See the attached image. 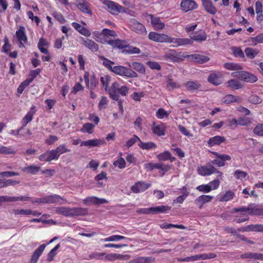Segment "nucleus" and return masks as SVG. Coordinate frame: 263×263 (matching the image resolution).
<instances>
[{"label":"nucleus","instance_id":"47","mask_svg":"<svg viewBox=\"0 0 263 263\" xmlns=\"http://www.w3.org/2000/svg\"><path fill=\"white\" fill-rule=\"evenodd\" d=\"M95 125L90 123H87L83 124L80 129L82 133H86L89 134L93 133L94 131Z\"/></svg>","mask_w":263,"mask_h":263},{"label":"nucleus","instance_id":"46","mask_svg":"<svg viewBox=\"0 0 263 263\" xmlns=\"http://www.w3.org/2000/svg\"><path fill=\"white\" fill-rule=\"evenodd\" d=\"M183 192L182 195L178 196L175 200H174V203H182L184 200L187 198L189 195V192L186 190L185 187L182 189Z\"/></svg>","mask_w":263,"mask_h":263},{"label":"nucleus","instance_id":"22","mask_svg":"<svg viewBox=\"0 0 263 263\" xmlns=\"http://www.w3.org/2000/svg\"><path fill=\"white\" fill-rule=\"evenodd\" d=\"M71 25L81 34L86 37H89L90 36L91 32L87 28L76 22L72 23Z\"/></svg>","mask_w":263,"mask_h":263},{"label":"nucleus","instance_id":"31","mask_svg":"<svg viewBox=\"0 0 263 263\" xmlns=\"http://www.w3.org/2000/svg\"><path fill=\"white\" fill-rule=\"evenodd\" d=\"M77 6L83 12L85 13H90L91 11L88 4L84 0H76Z\"/></svg>","mask_w":263,"mask_h":263},{"label":"nucleus","instance_id":"51","mask_svg":"<svg viewBox=\"0 0 263 263\" xmlns=\"http://www.w3.org/2000/svg\"><path fill=\"white\" fill-rule=\"evenodd\" d=\"M171 111H167L163 108H159L157 110L156 112V116L159 119H163L165 118H168Z\"/></svg>","mask_w":263,"mask_h":263},{"label":"nucleus","instance_id":"25","mask_svg":"<svg viewBox=\"0 0 263 263\" xmlns=\"http://www.w3.org/2000/svg\"><path fill=\"white\" fill-rule=\"evenodd\" d=\"M16 36L18 41H23L24 43H27L28 39L26 34L25 28L24 26H20L17 30H16Z\"/></svg>","mask_w":263,"mask_h":263},{"label":"nucleus","instance_id":"2","mask_svg":"<svg viewBox=\"0 0 263 263\" xmlns=\"http://www.w3.org/2000/svg\"><path fill=\"white\" fill-rule=\"evenodd\" d=\"M234 212L239 213L240 215L237 216L236 220L237 222H245L249 219L248 215H262L263 209L259 208L257 205L250 204L247 207L243 206L240 208H236Z\"/></svg>","mask_w":263,"mask_h":263},{"label":"nucleus","instance_id":"4","mask_svg":"<svg viewBox=\"0 0 263 263\" xmlns=\"http://www.w3.org/2000/svg\"><path fill=\"white\" fill-rule=\"evenodd\" d=\"M103 4L105 6L108 12L112 14L118 15L119 13L126 12L125 8L113 1L104 0Z\"/></svg>","mask_w":263,"mask_h":263},{"label":"nucleus","instance_id":"43","mask_svg":"<svg viewBox=\"0 0 263 263\" xmlns=\"http://www.w3.org/2000/svg\"><path fill=\"white\" fill-rule=\"evenodd\" d=\"M224 67L229 70L236 71L242 69V66L237 63L228 62L223 65Z\"/></svg>","mask_w":263,"mask_h":263},{"label":"nucleus","instance_id":"55","mask_svg":"<svg viewBox=\"0 0 263 263\" xmlns=\"http://www.w3.org/2000/svg\"><path fill=\"white\" fill-rule=\"evenodd\" d=\"M104 252H93L88 255V259L104 260Z\"/></svg>","mask_w":263,"mask_h":263},{"label":"nucleus","instance_id":"19","mask_svg":"<svg viewBox=\"0 0 263 263\" xmlns=\"http://www.w3.org/2000/svg\"><path fill=\"white\" fill-rule=\"evenodd\" d=\"M149 16L151 20V24L155 30L157 31L161 30L164 28V24L160 20L159 17H154L151 14L149 15Z\"/></svg>","mask_w":263,"mask_h":263},{"label":"nucleus","instance_id":"39","mask_svg":"<svg viewBox=\"0 0 263 263\" xmlns=\"http://www.w3.org/2000/svg\"><path fill=\"white\" fill-rule=\"evenodd\" d=\"M40 168L41 167L40 166L32 164L24 167L22 169V171L27 173L34 175L36 174L40 170Z\"/></svg>","mask_w":263,"mask_h":263},{"label":"nucleus","instance_id":"45","mask_svg":"<svg viewBox=\"0 0 263 263\" xmlns=\"http://www.w3.org/2000/svg\"><path fill=\"white\" fill-rule=\"evenodd\" d=\"M184 85L186 89L191 91L197 90L201 86L200 84L197 81H189Z\"/></svg>","mask_w":263,"mask_h":263},{"label":"nucleus","instance_id":"62","mask_svg":"<svg viewBox=\"0 0 263 263\" xmlns=\"http://www.w3.org/2000/svg\"><path fill=\"white\" fill-rule=\"evenodd\" d=\"M110 80V78L108 76L105 75L103 77H101L100 78V81L103 85L104 87L105 90L106 91H108V85Z\"/></svg>","mask_w":263,"mask_h":263},{"label":"nucleus","instance_id":"63","mask_svg":"<svg viewBox=\"0 0 263 263\" xmlns=\"http://www.w3.org/2000/svg\"><path fill=\"white\" fill-rule=\"evenodd\" d=\"M55 149L59 157L63 154L70 152V149L67 148L65 144L60 145Z\"/></svg>","mask_w":263,"mask_h":263},{"label":"nucleus","instance_id":"57","mask_svg":"<svg viewBox=\"0 0 263 263\" xmlns=\"http://www.w3.org/2000/svg\"><path fill=\"white\" fill-rule=\"evenodd\" d=\"M248 174L240 170H237L234 173V177L238 180H243L247 177Z\"/></svg>","mask_w":263,"mask_h":263},{"label":"nucleus","instance_id":"58","mask_svg":"<svg viewBox=\"0 0 263 263\" xmlns=\"http://www.w3.org/2000/svg\"><path fill=\"white\" fill-rule=\"evenodd\" d=\"M157 158L160 161H167L171 158V154L168 151H165L158 155Z\"/></svg>","mask_w":263,"mask_h":263},{"label":"nucleus","instance_id":"5","mask_svg":"<svg viewBox=\"0 0 263 263\" xmlns=\"http://www.w3.org/2000/svg\"><path fill=\"white\" fill-rule=\"evenodd\" d=\"M231 76L248 83H254L257 80V78L254 74L244 71L232 72Z\"/></svg>","mask_w":263,"mask_h":263},{"label":"nucleus","instance_id":"48","mask_svg":"<svg viewBox=\"0 0 263 263\" xmlns=\"http://www.w3.org/2000/svg\"><path fill=\"white\" fill-rule=\"evenodd\" d=\"M16 151L13 147L9 146H1L0 154L7 155L10 154H15Z\"/></svg>","mask_w":263,"mask_h":263},{"label":"nucleus","instance_id":"16","mask_svg":"<svg viewBox=\"0 0 263 263\" xmlns=\"http://www.w3.org/2000/svg\"><path fill=\"white\" fill-rule=\"evenodd\" d=\"M152 129L154 134L159 136L165 135V125L163 123H156V122H154Z\"/></svg>","mask_w":263,"mask_h":263},{"label":"nucleus","instance_id":"32","mask_svg":"<svg viewBox=\"0 0 263 263\" xmlns=\"http://www.w3.org/2000/svg\"><path fill=\"white\" fill-rule=\"evenodd\" d=\"M112 88L117 90V92L123 96H126L129 91V88L126 86H120L117 82H114L112 84Z\"/></svg>","mask_w":263,"mask_h":263},{"label":"nucleus","instance_id":"27","mask_svg":"<svg viewBox=\"0 0 263 263\" xmlns=\"http://www.w3.org/2000/svg\"><path fill=\"white\" fill-rule=\"evenodd\" d=\"M46 247V245H41L37 249L34 251L31 258V263H36L37 262L39 258L42 255Z\"/></svg>","mask_w":263,"mask_h":263},{"label":"nucleus","instance_id":"49","mask_svg":"<svg viewBox=\"0 0 263 263\" xmlns=\"http://www.w3.org/2000/svg\"><path fill=\"white\" fill-rule=\"evenodd\" d=\"M171 165L164 163H157L156 168L160 170V173L163 176L165 173L171 169Z\"/></svg>","mask_w":263,"mask_h":263},{"label":"nucleus","instance_id":"33","mask_svg":"<svg viewBox=\"0 0 263 263\" xmlns=\"http://www.w3.org/2000/svg\"><path fill=\"white\" fill-rule=\"evenodd\" d=\"M240 102L241 98L239 97L232 95H227L222 99V102L227 104H230L233 102L240 103Z\"/></svg>","mask_w":263,"mask_h":263},{"label":"nucleus","instance_id":"12","mask_svg":"<svg viewBox=\"0 0 263 263\" xmlns=\"http://www.w3.org/2000/svg\"><path fill=\"white\" fill-rule=\"evenodd\" d=\"M180 6L181 9L186 12L197 9L198 5L196 2L193 0H182Z\"/></svg>","mask_w":263,"mask_h":263},{"label":"nucleus","instance_id":"11","mask_svg":"<svg viewBox=\"0 0 263 263\" xmlns=\"http://www.w3.org/2000/svg\"><path fill=\"white\" fill-rule=\"evenodd\" d=\"M131 29L139 34H146V30L145 27L140 23L133 20L129 24Z\"/></svg>","mask_w":263,"mask_h":263},{"label":"nucleus","instance_id":"44","mask_svg":"<svg viewBox=\"0 0 263 263\" xmlns=\"http://www.w3.org/2000/svg\"><path fill=\"white\" fill-rule=\"evenodd\" d=\"M171 210V207L167 205H161L152 207V214L160 213H166Z\"/></svg>","mask_w":263,"mask_h":263},{"label":"nucleus","instance_id":"14","mask_svg":"<svg viewBox=\"0 0 263 263\" xmlns=\"http://www.w3.org/2000/svg\"><path fill=\"white\" fill-rule=\"evenodd\" d=\"M164 58L166 60L175 62H178L183 60V58L180 57V55L174 50H170L168 52L165 53Z\"/></svg>","mask_w":263,"mask_h":263},{"label":"nucleus","instance_id":"64","mask_svg":"<svg viewBox=\"0 0 263 263\" xmlns=\"http://www.w3.org/2000/svg\"><path fill=\"white\" fill-rule=\"evenodd\" d=\"M196 190L204 193H208L211 191V188L208 184L200 185L196 187Z\"/></svg>","mask_w":263,"mask_h":263},{"label":"nucleus","instance_id":"20","mask_svg":"<svg viewBox=\"0 0 263 263\" xmlns=\"http://www.w3.org/2000/svg\"><path fill=\"white\" fill-rule=\"evenodd\" d=\"M107 43L112 47L118 49H123L127 46V42L125 40L119 39L109 40L107 41Z\"/></svg>","mask_w":263,"mask_h":263},{"label":"nucleus","instance_id":"36","mask_svg":"<svg viewBox=\"0 0 263 263\" xmlns=\"http://www.w3.org/2000/svg\"><path fill=\"white\" fill-rule=\"evenodd\" d=\"M208 81L215 85H219L222 83V81L220 78V74H216V73H212L208 78Z\"/></svg>","mask_w":263,"mask_h":263},{"label":"nucleus","instance_id":"52","mask_svg":"<svg viewBox=\"0 0 263 263\" xmlns=\"http://www.w3.org/2000/svg\"><path fill=\"white\" fill-rule=\"evenodd\" d=\"M249 232H263L262 224H250L247 226V230Z\"/></svg>","mask_w":263,"mask_h":263},{"label":"nucleus","instance_id":"8","mask_svg":"<svg viewBox=\"0 0 263 263\" xmlns=\"http://www.w3.org/2000/svg\"><path fill=\"white\" fill-rule=\"evenodd\" d=\"M213 154L218 159L212 160V163L219 167L223 166L225 165L226 161H229L231 159V157L228 155L220 154L217 152H214Z\"/></svg>","mask_w":263,"mask_h":263},{"label":"nucleus","instance_id":"23","mask_svg":"<svg viewBox=\"0 0 263 263\" xmlns=\"http://www.w3.org/2000/svg\"><path fill=\"white\" fill-rule=\"evenodd\" d=\"M191 39L197 42H202L206 40L207 35L204 30H200L190 35Z\"/></svg>","mask_w":263,"mask_h":263},{"label":"nucleus","instance_id":"53","mask_svg":"<svg viewBox=\"0 0 263 263\" xmlns=\"http://www.w3.org/2000/svg\"><path fill=\"white\" fill-rule=\"evenodd\" d=\"M246 56L249 58L252 59L258 54V50L256 49L251 48H246L245 50Z\"/></svg>","mask_w":263,"mask_h":263},{"label":"nucleus","instance_id":"38","mask_svg":"<svg viewBox=\"0 0 263 263\" xmlns=\"http://www.w3.org/2000/svg\"><path fill=\"white\" fill-rule=\"evenodd\" d=\"M248 42L250 45H256L263 43V33H260L255 37H250Z\"/></svg>","mask_w":263,"mask_h":263},{"label":"nucleus","instance_id":"56","mask_svg":"<svg viewBox=\"0 0 263 263\" xmlns=\"http://www.w3.org/2000/svg\"><path fill=\"white\" fill-rule=\"evenodd\" d=\"M125 48L126 49L124 50L123 52L126 53L138 54L141 52L140 49L136 47L127 45Z\"/></svg>","mask_w":263,"mask_h":263},{"label":"nucleus","instance_id":"13","mask_svg":"<svg viewBox=\"0 0 263 263\" xmlns=\"http://www.w3.org/2000/svg\"><path fill=\"white\" fill-rule=\"evenodd\" d=\"M151 186V184L143 181H139L131 187V190L135 193L144 192Z\"/></svg>","mask_w":263,"mask_h":263},{"label":"nucleus","instance_id":"41","mask_svg":"<svg viewBox=\"0 0 263 263\" xmlns=\"http://www.w3.org/2000/svg\"><path fill=\"white\" fill-rule=\"evenodd\" d=\"M48 43L47 41L45 39L41 38L39 41L37 46L41 52L48 54V50L46 48L48 47Z\"/></svg>","mask_w":263,"mask_h":263},{"label":"nucleus","instance_id":"35","mask_svg":"<svg viewBox=\"0 0 263 263\" xmlns=\"http://www.w3.org/2000/svg\"><path fill=\"white\" fill-rule=\"evenodd\" d=\"M227 87L233 89H239L242 87V85L240 81L235 79H231L227 82Z\"/></svg>","mask_w":263,"mask_h":263},{"label":"nucleus","instance_id":"60","mask_svg":"<svg viewBox=\"0 0 263 263\" xmlns=\"http://www.w3.org/2000/svg\"><path fill=\"white\" fill-rule=\"evenodd\" d=\"M108 100L105 97H102L98 104V108L100 110L106 108L108 106Z\"/></svg>","mask_w":263,"mask_h":263},{"label":"nucleus","instance_id":"61","mask_svg":"<svg viewBox=\"0 0 263 263\" xmlns=\"http://www.w3.org/2000/svg\"><path fill=\"white\" fill-rule=\"evenodd\" d=\"M4 42V44L2 46V51L8 54L9 51L11 50V45L9 43V40L7 37H5Z\"/></svg>","mask_w":263,"mask_h":263},{"label":"nucleus","instance_id":"29","mask_svg":"<svg viewBox=\"0 0 263 263\" xmlns=\"http://www.w3.org/2000/svg\"><path fill=\"white\" fill-rule=\"evenodd\" d=\"M187 56L195 62L201 64L206 63L210 60L209 57L199 54H193Z\"/></svg>","mask_w":263,"mask_h":263},{"label":"nucleus","instance_id":"7","mask_svg":"<svg viewBox=\"0 0 263 263\" xmlns=\"http://www.w3.org/2000/svg\"><path fill=\"white\" fill-rule=\"evenodd\" d=\"M197 172L199 175L205 176H209L214 173H218L219 175H222V173L217 170L211 165H201L198 167Z\"/></svg>","mask_w":263,"mask_h":263},{"label":"nucleus","instance_id":"26","mask_svg":"<svg viewBox=\"0 0 263 263\" xmlns=\"http://www.w3.org/2000/svg\"><path fill=\"white\" fill-rule=\"evenodd\" d=\"M240 258L242 259H257L263 260V254L261 253L248 252L241 254Z\"/></svg>","mask_w":263,"mask_h":263},{"label":"nucleus","instance_id":"6","mask_svg":"<svg viewBox=\"0 0 263 263\" xmlns=\"http://www.w3.org/2000/svg\"><path fill=\"white\" fill-rule=\"evenodd\" d=\"M62 201H64V199L59 195H53L40 198L33 201V202H36L39 203H62Z\"/></svg>","mask_w":263,"mask_h":263},{"label":"nucleus","instance_id":"24","mask_svg":"<svg viewBox=\"0 0 263 263\" xmlns=\"http://www.w3.org/2000/svg\"><path fill=\"white\" fill-rule=\"evenodd\" d=\"M202 5L206 11L211 14H215L217 9L210 0H201Z\"/></svg>","mask_w":263,"mask_h":263},{"label":"nucleus","instance_id":"17","mask_svg":"<svg viewBox=\"0 0 263 263\" xmlns=\"http://www.w3.org/2000/svg\"><path fill=\"white\" fill-rule=\"evenodd\" d=\"M35 107L34 106H32L30 109V110L28 112L26 116L22 119L21 121L22 127L20 128V129H23L25 126L27 125L29 122L32 121L33 116L35 113Z\"/></svg>","mask_w":263,"mask_h":263},{"label":"nucleus","instance_id":"28","mask_svg":"<svg viewBox=\"0 0 263 263\" xmlns=\"http://www.w3.org/2000/svg\"><path fill=\"white\" fill-rule=\"evenodd\" d=\"M127 65L130 67H132L133 68V69L134 70V71H135L136 72H138L141 74L145 73L146 70H145V67L144 66L143 64L141 63L137 62H132L131 64L129 63H128Z\"/></svg>","mask_w":263,"mask_h":263},{"label":"nucleus","instance_id":"40","mask_svg":"<svg viewBox=\"0 0 263 263\" xmlns=\"http://www.w3.org/2000/svg\"><path fill=\"white\" fill-rule=\"evenodd\" d=\"M154 259L150 257H139L130 260L128 263H152Z\"/></svg>","mask_w":263,"mask_h":263},{"label":"nucleus","instance_id":"18","mask_svg":"<svg viewBox=\"0 0 263 263\" xmlns=\"http://www.w3.org/2000/svg\"><path fill=\"white\" fill-rule=\"evenodd\" d=\"M83 203L85 204H88L89 203L94 204H100L108 203L107 200L104 198H99L95 196L88 197L83 200Z\"/></svg>","mask_w":263,"mask_h":263},{"label":"nucleus","instance_id":"59","mask_svg":"<svg viewBox=\"0 0 263 263\" xmlns=\"http://www.w3.org/2000/svg\"><path fill=\"white\" fill-rule=\"evenodd\" d=\"M60 247V245L59 243L56 245L48 254L47 255V260L49 261H51L53 260L54 257L57 254V250Z\"/></svg>","mask_w":263,"mask_h":263},{"label":"nucleus","instance_id":"9","mask_svg":"<svg viewBox=\"0 0 263 263\" xmlns=\"http://www.w3.org/2000/svg\"><path fill=\"white\" fill-rule=\"evenodd\" d=\"M80 43L82 45L91 50L92 52H95L99 50L98 45L93 41L82 37H80Z\"/></svg>","mask_w":263,"mask_h":263},{"label":"nucleus","instance_id":"50","mask_svg":"<svg viewBox=\"0 0 263 263\" xmlns=\"http://www.w3.org/2000/svg\"><path fill=\"white\" fill-rule=\"evenodd\" d=\"M138 146L142 149L146 150L152 149L157 147V145L154 142H149L144 143L142 142L140 140V142L138 144Z\"/></svg>","mask_w":263,"mask_h":263},{"label":"nucleus","instance_id":"15","mask_svg":"<svg viewBox=\"0 0 263 263\" xmlns=\"http://www.w3.org/2000/svg\"><path fill=\"white\" fill-rule=\"evenodd\" d=\"M213 198V196L202 195L197 197L195 202L199 209H201L205 203L211 202Z\"/></svg>","mask_w":263,"mask_h":263},{"label":"nucleus","instance_id":"54","mask_svg":"<svg viewBox=\"0 0 263 263\" xmlns=\"http://www.w3.org/2000/svg\"><path fill=\"white\" fill-rule=\"evenodd\" d=\"M113 165L119 168L123 169L126 167V162L124 158L120 157L113 162Z\"/></svg>","mask_w":263,"mask_h":263},{"label":"nucleus","instance_id":"1","mask_svg":"<svg viewBox=\"0 0 263 263\" xmlns=\"http://www.w3.org/2000/svg\"><path fill=\"white\" fill-rule=\"evenodd\" d=\"M114 62L107 59H104L103 65L112 72L117 75L127 78H136L138 77L137 72L131 68L124 66H114Z\"/></svg>","mask_w":263,"mask_h":263},{"label":"nucleus","instance_id":"10","mask_svg":"<svg viewBox=\"0 0 263 263\" xmlns=\"http://www.w3.org/2000/svg\"><path fill=\"white\" fill-rule=\"evenodd\" d=\"M59 157L55 149H52L41 155L39 159L42 161L49 162L54 160H58Z\"/></svg>","mask_w":263,"mask_h":263},{"label":"nucleus","instance_id":"3","mask_svg":"<svg viewBox=\"0 0 263 263\" xmlns=\"http://www.w3.org/2000/svg\"><path fill=\"white\" fill-rule=\"evenodd\" d=\"M56 214L65 216L73 217L82 216L87 214V210L82 208H69L65 206L58 207L55 210Z\"/></svg>","mask_w":263,"mask_h":263},{"label":"nucleus","instance_id":"42","mask_svg":"<svg viewBox=\"0 0 263 263\" xmlns=\"http://www.w3.org/2000/svg\"><path fill=\"white\" fill-rule=\"evenodd\" d=\"M234 195L235 194L233 192L230 190L227 191L223 195L221 196L219 200L220 202H228L233 199L234 197Z\"/></svg>","mask_w":263,"mask_h":263},{"label":"nucleus","instance_id":"21","mask_svg":"<svg viewBox=\"0 0 263 263\" xmlns=\"http://www.w3.org/2000/svg\"><path fill=\"white\" fill-rule=\"evenodd\" d=\"M103 143V141L100 139H94L84 141L81 142V146H86L88 148L98 146Z\"/></svg>","mask_w":263,"mask_h":263},{"label":"nucleus","instance_id":"30","mask_svg":"<svg viewBox=\"0 0 263 263\" xmlns=\"http://www.w3.org/2000/svg\"><path fill=\"white\" fill-rule=\"evenodd\" d=\"M1 197L2 202L27 201L29 199V197L27 196L11 197L8 196H1Z\"/></svg>","mask_w":263,"mask_h":263},{"label":"nucleus","instance_id":"34","mask_svg":"<svg viewBox=\"0 0 263 263\" xmlns=\"http://www.w3.org/2000/svg\"><path fill=\"white\" fill-rule=\"evenodd\" d=\"M226 138L224 137L216 136L210 138L208 143L210 146H213L215 145H219L221 143L224 142Z\"/></svg>","mask_w":263,"mask_h":263},{"label":"nucleus","instance_id":"37","mask_svg":"<svg viewBox=\"0 0 263 263\" xmlns=\"http://www.w3.org/2000/svg\"><path fill=\"white\" fill-rule=\"evenodd\" d=\"M122 239L130 240L129 238H126L123 236L119 235H112L108 237H106L100 240L102 242H109V241H118Z\"/></svg>","mask_w":263,"mask_h":263}]
</instances>
